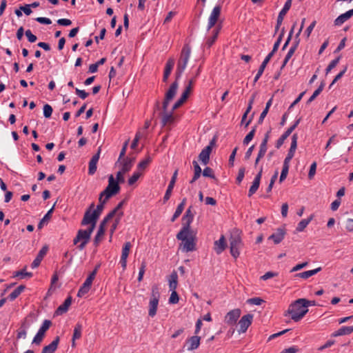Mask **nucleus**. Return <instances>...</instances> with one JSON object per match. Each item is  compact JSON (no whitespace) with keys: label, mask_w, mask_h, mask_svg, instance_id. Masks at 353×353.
<instances>
[{"label":"nucleus","mask_w":353,"mask_h":353,"mask_svg":"<svg viewBox=\"0 0 353 353\" xmlns=\"http://www.w3.org/2000/svg\"><path fill=\"white\" fill-rule=\"evenodd\" d=\"M307 303V299H299L295 301L292 302L288 310L285 313V316L290 315L291 319L295 321L298 322L301 319L303 318V316L307 313L308 309L307 308V305L304 304Z\"/></svg>","instance_id":"1"},{"label":"nucleus","mask_w":353,"mask_h":353,"mask_svg":"<svg viewBox=\"0 0 353 353\" xmlns=\"http://www.w3.org/2000/svg\"><path fill=\"white\" fill-rule=\"evenodd\" d=\"M176 239L182 241L180 245V248L183 252H189L196 250L195 235L193 231L185 230L183 229L176 234Z\"/></svg>","instance_id":"2"},{"label":"nucleus","mask_w":353,"mask_h":353,"mask_svg":"<svg viewBox=\"0 0 353 353\" xmlns=\"http://www.w3.org/2000/svg\"><path fill=\"white\" fill-rule=\"evenodd\" d=\"M191 54V47L188 44H185L181 50L179 59L177 62V66L175 71V77L180 79L189 61Z\"/></svg>","instance_id":"3"},{"label":"nucleus","mask_w":353,"mask_h":353,"mask_svg":"<svg viewBox=\"0 0 353 353\" xmlns=\"http://www.w3.org/2000/svg\"><path fill=\"white\" fill-rule=\"evenodd\" d=\"M160 299V293L157 285H153L152 288L151 295L149 302L148 315L154 317L157 311L159 301Z\"/></svg>","instance_id":"4"},{"label":"nucleus","mask_w":353,"mask_h":353,"mask_svg":"<svg viewBox=\"0 0 353 353\" xmlns=\"http://www.w3.org/2000/svg\"><path fill=\"white\" fill-rule=\"evenodd\" d=\"M230 251L231 255L236 259L240 254L239 250L243 246V243L241 236L237 233H233L230 237Z\"/></svg>","instance_id":"5"},{"label":"nucleus","mask_w":353,"mask_h":353,"mask_svg":"<svg viewBox=\"0 0 353 353\" xmlns=\"http://www.w3.org/2000/svg\"><path fill=\"white\" fill-rule=\"evenodd\" d=\"M179 81L175 78V81L170 85L169 89L165 94V97L162 103V109L163 110H167L170 102L174 99L175 97L178 88H179Z\"/></svg>","instance_id":"6"},{"label":"nucleus","mask_w":353,"mask_h":353,"mask_svg":"<svg viewBox=\"0 0 353 353\" xmlns=\"http://www.w3.org/2000/svg\"><path fill=\"white\" fill-rule=\"evenodd\" d=\"M51 325V321L47 319L44 320L37 333L34 336L32 340V343L40 345L45 336L46 332L50 328Z\"/></svg>","instance_id":"7"},{"label":"nucleus","mask_w":353,"mask_h":353,"mask_svg":"<svg viewBox=\"0 0 353 353\" xmlns=\"http://www.w3.org/2000/svg\"><path fill=\"white\" fill-rule=\"evenodd\" d=\"M94 208V203H92L89 206V208L86 210L83 218L81 222L82 225H89L90 223H97L99 219L98 216H95L92 210Z\"/></svg>","instance_id":"8"},{"label":"nucleus","mask_w":353,"mask_h":353,"mask_svg":"<svg viewBox=\"0 0 353 353\" xmlns=\"http://www.w3.org/2000/svg\"><path fill=\"white\" fill-rule=\"evenodd\" d=\"M96 276V272H92L88 275L83 285L81 286L80 289L78 291L77 296L79 297L83 296L85 294H87L92 285V281Z\"/></svg>","instance_id":"9"},{"label":"nucleus","mask_w":353,"mask_h":353,"mask_svg":"<svg viewBox=\"0 0 353 353\" xmlns=\"http://www.w3.org/2000/svg\"><path fill=\"white\" fill-rule=\"evenodd\" d=\"M215 144V139H213L209 143L208 145L205 147L199 155V159L201 161L203 165H207L210 161V155L212 152V148Z\"/></svg>","instance_id":"10"},{"label":"nucleus","mask_w":353,"mask_h":353,"mask_svg":"<svg viewBox=\"0 0 353 353\" xmlns=\"http://www.w3.org/2000/svg\"><path fill=\"white\" fill-rule=\"evenodd\" d=\"M221 6L220 4L216 5L213 8L208 19V23L207 27L208 30H210L212 28H213L215 26L221 15Z\"/></svg>","instance_id":"11"},{"label":"nucleus","mask_w":353,"mask_h":353,"mask_svg":"<svg viewBox=\"0 0 353 353\" xmlns=\"http://www.w3.org/2000/svg\"><path fill=\"white\" fill-rule=\"evenodd\" d=\"M301 118L297 119L294 123L290 126L281 136V137L276 141L275 147L279 149L281 147V145L283 144L285 140L290 135V134L293 132V130L297 127V125L301 122Z\"/></svg>","instance_id":"12"},{"label":"nucleus","mask_w":353,"mask_h":353,"mask_svg":"<svg viewBox=\"0 0 353 353\" xmlns=\"http://www.w3.org/2000/svg\"><path fill=\"white\" fill-rule=\"evenodd\" d=\"M254 315L252 314H248L241 317L239 321V333H245L249 326L252 324L253 321Z\"/></svg>","instance_id":"13"},{"label":"nucleus","mask_w":353,"mask_h":353,"mask_svg":"<svg viewBox=\"0 0 353 353\" xmlns=\"http://www.w3.org/2000/svg\"><path fill=\"white\" fill-rule=\"evenodd\" d=\"M192 206H190L187 210L185 212V214L183 216L182 221H183V227L181 229H183V232L185 230H190V225L194 219V213L192 212Z\"/></svg>","instance_id":"14"},{"label":"nucleus","mask_w":353,"mask_h":353,"mask_svg":"<svg viewBox=\"0 0 353 353\" xmlns=\"http://www.w3.org/2000/svg\"><path fill=\"white\" fill-rule=\"evenodd\" d=\"M241 311L240 309H234L227 313L225 317V322L229 325H233L240 317Z\"/></svg>","instance_id":"15"},{"label":"nucleus","mask_w":353,"mask_h":353,"mask_svg":"<svg viewBox=\"0 0 353 353\" xmlns=\"http://www.w3.org/2000/svg\"><path fill=\"white\" fill-rule=\"evenodd\" d=\"M178 174V170H175L174 172L172 174V176L171 178V180L169 183V185L168 186V188L165 191V195L163 196V203H165L170 198L173 188L174 187L176 178Z\"/></svg>","instance_id":"16"},{"label":"nucleus","mask_w":353,"mask_h":353,"mask_svg":"<svg viewBox=\"0 0 353 353\" xmlns=\"http://www.w3.org/2000/svg\"><path fill=\"white\" fill-rule=\"evenodd\" d=\"M101 154V148H99L97 152L92 156L91 158L90 162H89V166H88V174L90 175H93L97 168V163L99 161V157Z\"/></svg>","instance_id":"17"},{"label":"nucleus","mask_w":353,"mask_h":353,"mask_svg":"<svg viewBox=\"0 0 353 353\" xmlns=\"http://www.w3.org/2000/svg\"><path fill=\"white\" fill-rule=\"evenodd\" d=\"M162 112L159 113V115L161 116V125L162 127L165 126L168 123H171L174 121V116L172 110L170 112H168V109L163 110L162 109Z\"/></svg>","instance_id":"18"},{"label":"nucleus","mask_w":353,"mask_h":353,"mask_svg":"<svg viewBox=\"0 0 353 353\" xmlns=\"http://www.w3.org/2000/svg\"><path fill=\"white\" fill-rule=\"evenodd\" d=\"M48 250V247L47 245H44L39 252L37 254L36 258L33 261V262L31 264L32 268H36L39 266L41 261L44 258V256L46 255L47 252Z\"/></svg>","instance_id":"19"},{"label":"nucleus","mask_w":353,"mask_h":353,"mask_svg":"<svg viewBox=\"0 0 353 353\" xmlns=\"http://www.w3.org/2000/svg\"><path fill=\"white\" fill-rule=\"evenodd\" d=\"M285 234V229L284 228H277L276 232L269 236V239H272L275 244L280 243L284 239Z\"/></svg>","instance_id":"20"},{"label":"nucleus","mask_w":353,"mask_h":353,"mask_svg":"<svg viewBox=\"0 0 353 353\" xmlns=\"http://www.w3.org/2000/svg\"><path fill=\"white\" fill-rule=\"evenodd\" d=\"M175 63V61L174 58H169L165 63L164 72H163V81L167 82L168 79L169 78V76L170 75L172 70L174 68Z\"/></svg>","instance_id":"21"},{"label":"nucleus","mask_w":353,"mask_h":353,"mask_svg":"<svg viewBox=\"0 0 353 353\" xmlns=\"http://www.w3.org/2000/svg\"><path fill=\"white\" fill-rule=\"evenodd\" d=\"M77 234L81 240V243L78 245V248L82 250L89 242L91 236L85 230H79Z\"/></svg>","instance_id":"22"},{"label":"nucleus","mask_w":353,"mask_h":353,"mask_svg":"<svg viewBox=\"0 0 353 353\" xmlns=\"http://www.w3.org/2000/svg\"><path fill=\"white\" fill-rule=\"evenodd\" d=\"M227 248V243L224 235H221L218 241L214 242V250L217 254H221Z\"/></svg>","instance_id":"23"},{"label":"nucleus","mask_w":353,"mask_h":353,"mask_svg":"<svg viewBox=\"0 0 353 353\" xmlns=\"http://www.w3.org/2000/svg\"><path fill=\"white\" fill-rule=\"evenodd\" d=\"M108 190L112 192L114 194H118L121 190L120 185L118 184V181H115V179L112 174L108 176V185L105 188Z\"/></svg>","instance_id":"24"},{"label":"nucleus","mask_w":353,"mask_h":353,"mask_svg":"<svg viewBox=\"0 0 353 353\" xmlns=\"http://www.w3.org/2000/svg\"><path fill=\"white\" fill-rule=\"evenodd\" d=\"M353 16V8L341 14L334 20V25L339 26Z\"/></svg>","instance_id":"25"},{"label":"nucleus","mask_w":353,"mask_h":353,"mask_svg":"<svg viewBox=\"0 0 353 353\" xmlns=\"http://www.w3.org/2000/svg\"><path fill=\"white\" fill-rule=\"evenodd\" d=\"M59 341V336H56L49 345L43 347L41 353H54L57 349Z\"/></svg>","instance_id":"26"},{"label":"nucleus","mask_w":353,"mask_h":353,"mask_svg":"<svg viewBox=\"0 0 353 353\" xmlns=\"http://www.w3.org/2000/svg\"><path fill=\"white\" fill-rule=\"evenodd\" d=\"M200 339L201 338L198 336H193L189 338L187 341V350L188 351H192L197 349L200 345Z\"/></svg>","instance_id":"27"},{"label":"nucleus","mask_w":353,"mask_h":353,"mask_svg":"<svg viewBox=\"0 0 353 353\" xmlns=\"http://www.w3.org/2000/svg\"><path fill=\"white\" fill-rule=\"evenodd\" d=\"M72 303V297L70 296H68L64 302L59 305L57 309L55 311L56 314L57 315H61L64 313H65L70 307V305Z\"/></svg>","instance_id":"28"},{"label":"nucleus","mask_w":353,"mask_h":353,"mask_svg":"<svg viewBox=\"0 0 353 353\" xmlns=\"http://www.w3.org/2000/svg\"><path fill=\"white\" fill-rule=\"evenodd\" d=\"M272 56L268 54L267 57L265 58V59L263 60V61L262 62V63L261 64L259 70H258V72L254 79V83H255L259 79V78L261 77V75L263 74V72H264V70L267 65V64L268 63V62L270 61V60L272 59Z\"/></svg>","instance_id":"29"},{"label":"nucleus","mask_w":353,"mask_h":353,"mask_svg":"<svg viewBox=\"0 0 353 353\" xmlns=\"http://www.w3.org/2000/svg\"><path fill=\"white\" fill-rule=\"evenodd\" d=\"M353 332V326H342L338 330L332 333V336L334 337L348 335Z\"/></svg>","instance_id":"30"},{"label":"nucleus","mask_w":353,"mask_h":353,"mask_svg":"<svg viewBox=\"0 0 353 353\" xmlns=\"http://www.w3.org/2000/svg\"><path fill=\"white\" fill-rule=\"evenodd\" d=\"M221 29V25L219 24L215 27V28L212 30V36L210 38H208L206 41V45L208 48H210L213 43L215 42L216 39L218 37V35L220 32V30Z\"/></svg>","instance_id":"31"},{"label":"nucleus","mask_w":353,"mask_h":353,"mask_svg":"<svg viewBox=\"0 0 353 353\" xmlns=\"http://www.w3.org/2000/svg\"><path fill=\"white\" fill-rule=\"evenodd\" d=\"M134 160H135L134 158H130V157L124 158L123 159L122 168H121V170H122L123 172H125V173L129 172L133 165V163H134Z\"/></svg>","instance_id":"32"},{"label":"nucleus","mask_w":353,"mask_h":353,"mask_svg":"<svg viewBox=\"0 0 353 353\" xmlns=\"http://www.w3.org/2000/svg\"><path fill=\"white\" fill-rule=\"evenodd\" d=\"M292 5V0H287L285 3V5L282 10L279 13L277 19H279V23H283V18L285 15L287 14L288 10L290 9Z\"/></svg>","instance_id":"33"},{"label":"nucleus","mask_w":353,"mask_h":353,"mask_svg":"<svg viewBox=\"0 0 353 353\" xmlns=\"http://www.w3.org/2000/svg\"><path fill=\"white\" fill-rule=\"evenodd\" d=\"M186 203V198H183L181 202L178 205L172 217L171 218V221L174 222L182 213L184 210V207Z\"/></svg>","instance_id":"34"},{"label":"nucleus","mask_w":353,"mask_h":353,"mask_svg":"<svg viewBox=\"0 0 353 353\" xmlns=\"http://www.w3.org/2000/svg\"><path fill=\"white\" fill-rule=\"evenodd\" d=\"M321 270V268L319 267V268H316L314 270H307V271H305V272H301V273H297V274H295V276L296 277H300V278H302V279H307L309 277L316 274V273H318Z\"/></svg>","instance_id":"35"},{"label":"nucleus","mask_w":353,"mask_h":353,"mask_svg":"<svg viewBox=\"0 0 353 353\" xmlns=\"http://www.w3.org/2000/svg\"><path fill=\"white\" fill-rule=\"evenodd\" d=\"M261 179L259 178V176H256L254 177L252 184L250 186L249 191H248V196L249 197H251L254 194H255L256 192L257 191V190L259 189V185H260Z\"/></svg>","instance_id":"36"},{"label":"nucleus","mask_w":353,"mask_h":353,"mask_svg":"<svg viewBox=\"0 0 353 353\" xmlns=\"http://www.w3.org/2000/svg\"><path fill=\"white\" fill-rule=\"evenodd\" d=\"M314 214H311L307 219H302L296 228L297 232H302L314 219Z\"/></svg>","instance_id":"37"},{"label":"nucleus","mask_w":353,"mask_h":353,"mask_svg":"<svg viewBox=\"0 0 353 353\" xmlns=\"http://www.w3.org/2000/svg\"><path fill=\"white\" fill-rule=\"evenodd\" d=\"M81 332H82V325L79 323H77L74 329L73 336H72V346H75V340L79 339L81 336Z\"/></svg>","instance_id":"38"},{"label":"nucleus","mask_w":353,"mask_h":353,"mask_svg":"<svg viewBox=\"0 0 353 353\" xmlns=\"http://www.w3.org/2000/svg\"><path fill=\"white\" fill-rule=\"evenodd\" d=\"M26 289V286L24 285H21L18 286L13 292H12L8 296V299L10 301H14L16 299L22 292Z\"/></svg>","instance_id":"39"},{"label":"nucleus","mask_w":353,"mask_h":353,"mask_svg":"<svg viewBox=\"0 0 353 353\" xmlns=\"http://www.w3.org/2000/svg\"><path fill=\"white\" fill-rule=\"evenodd\" d=\"M54 206L52 207L50 210H48V212L44 215V216L41 219V220L39 221L38 224V229H41L45 224H47L49 220L52 217V213L54 210Z\"/></svg>","instance_id":"40"},{"label":"nucleus","mask_w":353,"mask_h":353,"mask_svg":"<svg viewBox=\"0 0 353 353\" xmlns=\"http://www.w3.org/2000/svg\"><path fill=\"white\" fill-rule=\"evenodd\" d=\"M272 98L268 100V101L266 103L265 108H264L263 112L261 113V115L259 118L258 124H262L265 117L267 116V114L268 113L269 109H270V106L272 105Z\"/></svg>","instance_id":"41"},{"label":"nucleus","mask_w":353,"mask_h":353,"mask_svg":"<svg viewBox=\"0 0 353 353\" xmlns=\"http://www.w3.org/2000/svg\"><path fill=\"white\" fill-rule=\"evenodd\" d=\"M188 96L187 94V92H183L180 98L175 102V103L172 106V111H174L175 110L178 109L179 107H181L184 102L187 100L188 98Z\"/></svg>","instance_id":"42"},{"label":"nucleus","mask_w":353,"mask_h":353,"mask_svg":"<svg viewBox=\"0 0 353 353\" xmlns=\"http://www.w3.org/2000/svg\"><path fill=\"white\" fill-rule=\"evenodd\" d=\"M325 87V83L322 81L319 86V88L314 92L312 95L309 98V99L307 101V103L309 104L312 101H313L317 96L320 94V93L323 91V88Z\"/></svg>","instance_id":"43"},{"label":"nucleus","mask_w":353,"mask_h":353,"mask_svg":"<svg viewBox=\"0 0 353 353\" xmlns=\"http://www.w3.org/2000/svg\"><path fill=\"white\" fill-rule=\"evenodd\" d=\"M256 125L253 126L251 131L245 136L243 141L244 145H248L253 139L256 133Z\"/></svg>","instance_id":"44"},{"label":"nucleus","mask_w":353,"mask_h":353,"mask_svg":"<svg viewBox=\"0 0 353 353\" xmlns=\"http://www.w3.org/2000/svg\"><path fill=\"white\" fill-rule=\"evenodd\" d=\"M26 267L20 271H17L14 273V277H20L21 279H23L25 276H28L29 278L32 276V272H28L26 271Z\"/></svg>","instance_id":"45"},{"label":"nucleus","mask_w":353,"mask_h":353,"mask_svg":"<svg viewBox=\"0 0 353 353\" xmlns=\"http://www.w3.org/2000/svg\"><path fill=\"white\" fill-rule=\"evenodd\" d=\"M254 95H253L251 99H250L249 101V103H248V108L245 110V112H244V114H243L242 116V119H241V124H243V122H244V119L247 118V116L248 114V113L250 112V110H252V104L254 103Z\"/></svg>","instance_id":"46"},{"label":"nucleus","mask_w":353,"mask_h":353,"mask_svg":"<svg viewBox=\"0 0 353 353\" xmlns=\"http://www.w3.org/2000/svg\"><path fill=\"white\" fill-rule=\"evenodd\" d=\"M131 246L132 245L130 242L125 243L122 248V253L121 257L128 258Z\"/></svg>","instance_id":"47"},{"label":"nucleus","mask_w":353,"mask_h":353,"mask_svg":"<svg viewBox=\"0 0 353 353\" xmlns=\"http://www.w3.org/2000/svg\"><path fill=\"white\" fill-rule=\"evenodd\" d=\"M123 216V211H121L119 212H118L117 214V216H116V219L114 220V223L112 224V227H111V233H113L114 232V230H116L119 223L121 221V219L122 218V216Z\"/></svg>","instance_id":"48"},{"label":"nucleus","mask_w":353,"mask_h":353,"mask_svg":"<svg viewBox=\"0 0 353 353\" xmlns=\"http://www.w3.org/2000/svg\"><path fill=\"white\" fill-rule=\"evenodd\" d=\"M151 161H152V158L150 156H148L145 158V159L139 162V163L137 165L138 169L145 170Z\"/></svg>","instance_id":"49"},{"label":"nucleus","mask_w":353,"mask_h":353,"mask_svg":"<svg viewBox=\"0 0 353 353\" xmlns=\"http://www.w3.org/2000/svg\"><path fill=\"white\" fill-rule=\"evenodd\" d=\"M340 59L341 56H339L329 63L327 68L325 69L326 74L329 73L333 68H334L337 65Z\"/></svg>","instance_id":"50"},{"label":"nucleus","mask_w":353,"mask_h":353,"mask_svg":"<svg viewBox=\"0 0 353 353\" xmlns=\"http://www.w3.org/2000/svg\"><path fill=\"white\" fill-rule=\"evenodd\" d=\"M202 174L205 177H209L213 179H216L213 170L210 167H206L202 172Z\"/></svg>","instance_id":"51"},{"label":"nucleus","mask_w":353,"mask_h":353,"mask_svg":"<svg viewBox=\"0 0 353 353\" xmlns=\"http://www.w3.org/2000/svg\"><path fill=\"white\" fill-rule=\"evenodd\" d=\"M141 173L139 172H134L132 175L129 178L128 183L129 185H132L135 183L141 176Z\"/></svg>","instance_id":"52"},{"label":"nucleus","mask_w":353,"mask_h":353,"mask_svg":"<svg viewBox=\"0 0 353 353\" xmlns=\"http://www.w3.org/2000/svg\"><path fill=\"white\" fill-rule=\"evenodd\" d=\"M289 165H283L281 176L279 178V182L282 183L287 177L289 172Z\"/></svg>","instance_id":"53"},{"label":"nucleus","mask_w":353,"mask_h":353,"mask_svg":"<svg viewBox=\"0 0 353 353\" xmlns=\"http://www.w3.org/2000/svg\"><path fill=\"white\" fill-rule=\"evenodd\" d=\"M105 230L99 229L94 239V245L97 247L99 245V242L101 241V237L104 235Z\"/></svg>","instance_id":"54"},{"label":"nucleus","mask_w":353,"mask_h":353,"mask_svg":"<svg viewBox=\"0 0 353 353\" xmlns=\"http://www.w3.org/2000/svg\"><path fill=\"white\" fill-rule=\"evenodd\" d=\"M297 140H298V135L297 134H294L292 137V141H291V145L289 149L290 151L296 152V148H297Z\"/></svg>","instance_id":"55"},{"label":"nucleus","mask_w":353,"mask_h":353,"mask_svg":"<svg viewBox=\"0 0 353 353\" xmlns=\"http://www.w3.org/2000/svg\"><path fill=\"white\" fill-rule=\"evenodd\" d=\"M263 302L265 301L260 297H254L247 300L248 303L255 305H260Z\"/></svg>","instance_id":"56"},{"label":"nucleus","mask_w":353,"mask_h":353,"mask_svg":"<svg viewBox=\"0 0 353 353\" xmlns=\"http://www.w3.org/2000/svg\"><path fill=\"white\" fill-rule=\"evenodd\" d=\"M52 108L49 104H45L43 105V116L46 118H50L52 114Z\"/></svg>","instance_id":"57"},{"label":"nucleus","mask_w":353,"mask_h":353,"mask_svg":"<svg viewBox=\"0 0 353 353\" xmlns=\"http://www.w3.org/2000/svg\"><path fill=\"white\" fill-rule=\"evenodd\" d=\"M245 167H241L239 168L238 175H237V177L236 179L237 184H240L242 182V181L244 178V176H245Z\"/></svg>","instance_id":"58"},{"label":"nucleus","mask_w":353,"mask_h":353,"mask_svg":"<svg viewBox=\"0 0 353 353\" xmlns=\"http://www.w3.org/2000/svg\"><path fill=\"white\" fill-rule=\"evenodd\" d=\"M179 297L177 292L174 290L172 291L171 295L169 298V303L176 304L179 302Z\"/></svg>","instance_id":"59"},{"label":"nucleus","mask_w":353,"mask_h":353,"mask_svg":"<svg viewBox=\"0 0 353 353\" xmlns=\"http://www.w3.org/2000/svg\"><path fill=\"white\" fill-rule=\"evenodd\" d=\"M267 150H268V143H265V141H261L260 146H259V151L258 152V154L264 157L267 152Z\"/></svg>","instance_id":"60"},{"label":"nucleus","mask_w":353,"mask_h":353,"mask_svg":"<svg viewBox=\"0 0 353 353\" xmlns=\"http://www.w3.org/2000/svg\"><path fill=\"white\" fill-rule=\"evenodd\" d=\"M281 41H282L281 37H279L277 40L276 41V42L274 44V46H273V48H272V51L268 54L269 55H270L272 57L274 56L275 52L278 50V48H279V47L280 46V43H281Z\"/></svg>","instance_id":"61"},{"label":"nucleus","mask_w":353,"mask_h":353,"mask_svg":"<svg viewBox=\"0 0 353 353\" xmlns=\"http://www.w3.org/2000/svg\"><path fill=\"white\" fill-rule=\"evenodd\" d=\"M25 34L29 42L34 43L37 41V37L32 33L30 30H27Z\"/></svg>","instance_id":"62"},{"label":"nucleus","mask_w":353,"mask_h":353,"mask_svg":"<svg viewBox=\"0 0 353 353\" xmlns=\"http://www.w3.org/2000/svg\"><path fill=\"white\" fill-rule=\"evenodd\" d=\"M115 194H116L113 193L112 192L108 190L107 189H105L100 193L99 195L101 196V197H104L105 200H108L110 197Z\"/></svg>","instance_id":"63"},{"label":"nucleus","mask_w":353,"mask_h":353,"mask_svg":"<svg viewBox=\"0 0 353 353\" xmlns=\"http://www.w3.org/2000/svg\"><path fill=\"white\" fill-rule=\"evenodd\" d=\"M345 229L349 232H353V219H347L345 222Z\"/></svg>","instance_id":"64"}]
</instances>
